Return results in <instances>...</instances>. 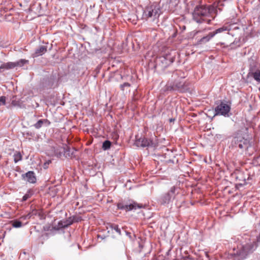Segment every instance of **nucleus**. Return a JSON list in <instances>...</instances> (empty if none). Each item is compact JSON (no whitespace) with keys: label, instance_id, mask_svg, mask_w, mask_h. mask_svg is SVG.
<instances>
[{"label":"nucleus","instance_id":"0eeeda50","mask_svg":"<svg viewBox=\"0 0 260 260\" xmlns=\"http://www.w3.org/2000/svg\"><path fill=\"white\" fill-rule=\"evenodd\" d=\"M171 89L178 90L181 92H184L188 90V84H186L183 81H176L171 87Z\"/></svg>","mask_w":260,"mask_h":260},{"label":"nucleus","instance_id":"412c9836","mask_svg":"<svg viewBox=\"0 0 260 260\" xmlns=\"http://www.w3.org/2000/svg\"><path fill=\"white\" fill-rule=\"evenodd\" d=\"M253 78L257 81L260 82V70H257L252 74Z\"/></svg>","mask_w":260,"mask_h":260},{"label":"nucleus","instance_id":"6ab92c4d","mask_svg":"<svg viewBox=\"0 0 260 260\" xmlns=\"http://www.w3.org/2000/svg\"><path fill=\"white\" fill-rule=\"evenodd\" d=\"M228 30V27L226 26H222V27L216 29L215 31L211 32L212 34H214V36L224 31Z\"/></svg>","mask_w":260,"mask_h":260},{"label":"nucleus","instance_id":"ddd939ff","mask_svg":"<svg viewBox=\"0 0 260 260\" xmlns=\"http://www.w3.org/2000/svg\"><path fill=\"white\" fill-rule=\"evenodd\" d=\"M76 217L72 216L70 217L67 220L63 221V226L68 227V226L71 225L74 222H77L78 220L76 219Z\"/></svg>","mask_w":260,"mask_h":260},{"label":"nucleus","instance_id":"dca6fc26","mask_svg":"<svg viewBox=\"0 0 260 260\" xmlns=\"http://www.w3.org/2000/svg\"><path fill=\"white\" fill-rule=\"evenodd\" d=\"M131 84L127 82H125L123 84H121L120 86V88L121 90L123 92H125L126 93L129 92L130 91V87Z\"/></svg>","mask_w":260,"mask_h":260},{"label":"nucleus","instance_id":"20e7f679","mask_svg":"<svg viewBox=\"0 0 260 260\" xmlns=\"http://www.w3.org/2000/svg\"><path fill=\"white\" fill-rule=\"evenodd\" d=\"M176 190L177 188L175 186L171 187L167 193L161 197L159 200L160 204L162 205L169 204L172 200L175 198L176 195Z\"/></svg>","mask_w":260,"mask_h":260},{"label":"nucleus","instance_id":"9d476101","mask_svg":"<svg viewBox=\"0 0 260 260\" xmlns=\"http://www.w3.org/2000/svg\"><path fill=\"white\" fill-rule=\"evenodd\" d=\"M22 179L30 183H35L36 182V177L33 171L28 172L22 175Z\"/></svg>","mask_w":260,"mask_h":260},{"label":"nucleus","instance_id":"423d86ee","mask_svg":"<svg viewBox=\"0 0 260 260\" xmlns=\"http://www.w3.org/2000/svg\"><path fill=\"white\" fill-rule=\"evenodd\" d=\"M134 144L138 147H146L154 146L153 142L151 139L146 138H138L137 137H136Z\"/></svg>","mask_w":260,"mask_h":260},{"label":"nucleus","instance_id":"9b49d317","mask_svg":"<svg viewBox=\"0 0 260 260\" xmlns=\"http://www.w3.org/2000/svg\"><path fill=\"white\" fill-rule=\"evenodd\" d=\"M234 141L235 144H237L238 147L240 149L246 148L248 147L247 140L243 138H235Z\"/></svg>","mask_w":260,"mask_h":260},{"label":"nucleus","instance_id":"5701e85b","mask_svg":"<svg viewBox=\"0 0 260 260\" xmlns=\"http://www.w3.org/2000/svg\"><path fill=\"white\" fill-rule=\"evenodd\" d=\"M43 124L42 119H40L36 123L34 124V126L36 128L39 129L41 128Z\"/></svg>","mask_w":260,"mask_h":260},{"label":"nucleus","instance_id":"4be33fe9","mask_svg":"<svg viewBox=\"0 0 260 260\" xmlns=\"http://www.w3.org/2000/svg\"><path fill=\"white\" fill-rule=\"evenodd\" d=\"M27 62H28V60L24 59H21L19 60V61L15 62V63H16V67H17V66L21 67Z\"/></svg>","mask_w":260,"mask_h":260},{"label":"nucleus","instance_id":"f8f14e48","mask_svg":"<svg viewBox=\"0 0 260 260\" xmlns=\"http://www.w3.org/2000/svg\"><path fill=\"white\" fill-rule=\"evenodd\" d=\"M47 47L46 46H40L35 51V52L33 54V57H38L44 54L47 52Z\"/></svg>","mask_w":260,"mask_h":260},{"label":"nucleus","instance_id":"7ed1b4c3","mask_svg":"<svg viewBox=\"0 0 260 260\" xmlns=\"http://www.w3.org/2000/svg\"><path fill=\"white\" fill-rule=\"evenodd\" d=\"M160 14L159 7L156 4H151L147 6L143 13V18L146 20L150 19L154 21L157 19Z\"/></svg>","mask_w":260,"mask_h":260},{"label":"nucleus","instance_id":"cd10ccee","mask_svg":"<svg viewBox=\"0 0 260 260\" xmlns=\"http://www.w3.org/2000/svg\"><path fill=\"white\" fill-rule=\"evenodd\" d=\"M30 197V195L29 193L25 194L22 198V201H26L28 198Z\"/></svg>","mask_w":260,"mask_h":260},{"label":"nucleus","instance_id":"c85d7f7f","mask_svg":"<svg viewBox=\"0 0 260 260\" xmlns=\"http://www.w3.org/2000/svg\"><path fill=\"white\" fill-rule=\"evenodd\" d=\"M37 210H34V211H32V213H33L34 214H37Z\"/></svg>","mask_w":260,"mask_h":260},{"label":"nucleus","instance_id":"1a4fd4ad","mask_svg":"<svg viewBox=\"0 0 260 260\" xmlns=\"http://www.w3.org/2000/svg\"><path fill=\"white\" fill-rule=\"evenodd\" d=\"M177 52L175 50L168 51L163 56L162 61H165L167 65H169L173 63L176 58Z\"/></svg>","mask_w":260,"mask_h":260},{"label":"nucleus","instance_id":"b1692460","mask_svg":"<svg viewBox=\"0 0 260 260\" xmlns=\"http://www.w3.org/2000/svg\"><path fill=\"white\" fill-rule=\"evenodd\" d=\"M6 104V97L2 96L0 97V106Z\"/></svg>","mask_w":260,"mask_h":260},{"label":"nucleus","instance_id":"f3484780","mask_svg":"<svg viewBox=\"0 0 260 260\" xmlns=\"http://www.w3.org/2000/svg\"><path fill=\"white\" fill-rule=\"evenodd\" d=\"M14 160L15 163L21 160L22 158V156L19 151H16L14 154Z\"/></svg>","mask_w":260,"mask_h":260},{"label":"nucleus","instance_id":"c756f323","mask_svg":"<svg viewBox=\"0 0 260 260\" xmlns=\"http://www.w3.org/2000/svg\"><path fill=\"white\" fill-rule=\"evenodd\" d=\"M27 217L28 218H30V217H31V215H30V214H27Z\"/></svg>","mask_w":260,"mask_h":260},{"label":"nucleus","instance_id":"39448f33","mask_svg":"<svg viewBox=\"0 0 260 260\" xmlns=\"http://www.w3.org/2000/svg\"><path fill=\"white\" fill-rule=\"evenodd\" d=\"M230 110L231 107L228 104L221 102L215 109V115H223L226 116L228 115Z\"/></svg>","mask_w":260,"mask_h":260},{"label":"nucleus","instance_id":"2eb2a0df","mask_svg":"<svg viewBox=\"0 0 260 260\" xmlns=\"http://www.w3.org/2000/svg\"><path fill=\"white\" fill-rule=\"evenodd\" d=\"M214 37V34H212V32H210L207 36L202 38L199 41V43L200 44H203L208 42L211 38Z\"/></svg>","mask_w":260,"mask_h":260},{"label":"nucleus","instance_id":"bb28decb","mask_svg":"<svg viewBox=\"0 0 260 260\" xmlns=\"http://www.w3.org/2000/svg\"><path fill=\"white\" fill-rule=\"evenodd\" d=\"M117 233H118V234H120L121 233V230L120 229L118 228V226L117 225H113V228H112Z\"/></svg>","mask_w":260,"mask_h":260},{"label":"nucleus","instance_id":"a878e982","mask_svg":"<svg viewBox=\"0 0 260 260\" xmlns=\"http://www.w3.org/2000/svg\"><path fill=\"white\" fill-rule=\"evenodd\" d=\"M63 224H64L63 221H59L58 223L57 229L66 228V226H63Z\"/></svg>","mask_w":260,"mask_h":260},{"label":"nucleus","instance_id":"f257e3e1","mask_svg":"<svg viewBox=\"0 0 260 260\" xmlns=\"http://www.w3.org/2000/svg\"><path fill=\"white\" fill-rule=\"evenodd\" d=\"M257 244L254 241L238 244L233 248V254L235 255L234 260H244L256 249Z\"/></svg>","mask_w":260,"mask_h":260},{"label":"nucleus","instance_id":"aec40b11","mask_svg":"<svg viewBox=\"0 0 260 260\" xmlns=\"http://www.w3.org/2000/svg\"><path fill=\"white\" fill-rule=\"evenodd\" d=\"M12 226L15 228H20L22 226V222L19 220H15L11 221Z\"/></svg>","mask_w":260,"mask_h":260},{"label":"nucleus","instance_id":"4468645a","mask_svg":"<svg viewBox=\"0 0 260 260\" xmlns=\"http://www.w3.org/2000/svg\"><path fill=\"white\" fill-rule=\"evenodd\" d=\"M16 67V66L15 62H9L3 63V64H2L0 66V69H5L8 70V69L14 68Z\"/></svg>","mask_w":260,"mask_h":260},{"label":"nucleus","instance_id":"f03ea898","mask_svg":"<svg viewBox=\"0 0 260 260\" xmlns=\"http://www.w3.org/2000/svg\"><path fill=\"white\" fill-rule=\"evenodd\" d=\"M213 10L211 6L205 5L197 6L195 7L192 13L193 19L197 23L206 22L210 24L213 17L210 19V15Z\"/></svg>","mask_w":260,"mask_h":260},{"label":"nucleus","instance_id":"6e6552de","mask_svg":"<svg viewBox=\"0 0 260 260\" xmlns=\"http://www.w3.org/2000/svg\"><path fill=\"white\" fill-rule=\"evenodd\" d=\"M141 207H142L141 205H140V204H139L136 202H134L129 205L124 204L122 203H119L117 204V208L119 209L124 210L126 211H131L134 209L136 210L138 208H141Z\"/></svg>","mask_w":260,"mask_h":260},{"label":"nucleus","instance_id":"393cba45","mask_svg":"<svg viewBox=\"0 0 260 260\" xmlns=\"http://www.w3.org/2000/svg\"><path fill=\"white\" fill-rule=\"evenodd\" d=\"M42 122L43 123V124H45L47 126H49L51 124L50 121L49 120H48L47 119H42Z\"/></svg>","mask_w":260,"mask_h":260},{"label":"nucleus","instance_id":"a211bd4d","mask_svg":"<svg viewBox=\"0 0 260 260\" xmlns=\"http://www.w3.org/2000/svg\"><path fill=\"white\" fill-rule=\"evenodd\" d=\"M111 146V143L109 140L104 141L103 143L102 148L104 150H108L110 148Z\"/></svg>","mask_w":260,"mask_h":260}]
</instances>
